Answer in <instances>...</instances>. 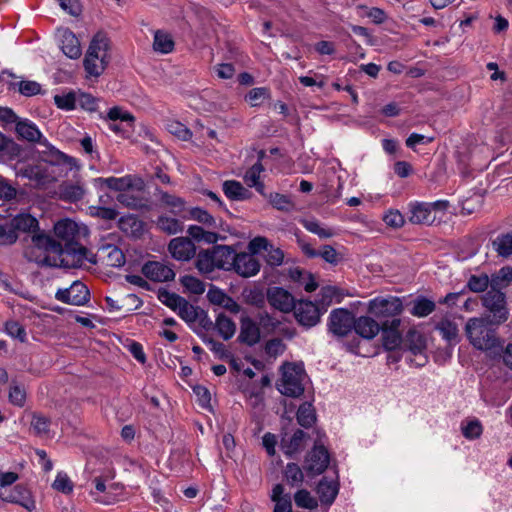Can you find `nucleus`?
Wrapping results in <instances>:
<instances>
[{
	"label": "nucleus",
	"mask_w": 512,
	"mask_h": 512,
	"mask_svg": "<svg viewBox=\"0 0 512 512\" xmlns=\"http://www.w3.org/2000/svg\"><path fill=\"white\" fill-rule=\"evenodd\" d=\"M223 192L231 200L241 201L250 198L251 192L240 182L227 180L223 183Z\"/></svg>",
	"instance_id": "c85d7f7f"
},
{
	"label": "nucleus",
	"mask_w": 512,
	"mask_h": 512,
	"mask_svg": "<svg viewBox=\"0 0 512 512\" xmlns=\"http://www.w3.org/2000/svg\"><path fill=\"white\" fill-rule=\"evenodd\" d=\"M217 269L232 270L235 250L226 245H218L212 248Z\"/></svg>",
	"instance_id": "b1692460"
},
{
	"label": "nucleus",
	"mask_w": 512,
	"mask_h": 512,
	"mask_svg": "<svg viewBox=\"0 0 512 512\" xmlns=\"http://www.w3.org/2000/svg\"><path fill=\"white\" fill-rule=\"evenodd\" d=\"M196 268L202 274H210L217 269L212 248L199 252Z\"/></svg>",
	"instance_id": "c9c22d12"
},
{
	"label": "nucleus",
	"mask_w": 512,
	"mask_h": 512,
	"mask_svg": "<svg viewBox=\"0 0 512 512\" xmlns=\"http://www.w3.org/2000/svg\"><path fill=\"white\" fill-rule=\"evenodd\" d=\"M93 482L95 484V491H92L91 495L94 500L105 505L113 503L114 499L106 493L107 486L105 481L101 477H96Z\"/></svg>",
	"instance_id": "864d4df0"
},
{
	"label": "nucleus",
	"mask_w": 512,
	"mask_h": 512,
	"mask_svg": "<svg viewBox=\"0 0 512 512\" xmlns=\"http://www.w3.org/2000/svg\"><path fill=\"white\" fill-rule=\"evenodd\" d=\"M409 221L412 224H432L435 216L431 213V206L428 202H411L409 204Z\"/></svg>",
	"instance_id": "412c9836"
},
{
	"label": "nucleus",
	"mask_w": 512,
	"mask_h": 512,
	"mask_svg": "<svg viewBox=\"0 0 512 512\" xmlns=\"http://www.w3.org/2000/svg\"><path fill=\"white\" fill-rule=\"evenodd\" d=\"M490 278V289L502 291L512 282V267L504 266L493 273Z\"/></svg>",
	"instance_id": "2f4dec72"
},
{
	"label": "nucleus",
	"mask_w": 512,
	"mask_h": 512,
	"mask_svg": "<svg viewBox=\"0 0 512 512\" xmlns=\"http://www.w3.org/2000/svg\"><path fill=\"white\" fill-rule=\"evenodd\" d=\"M330 456L328 450L322 445H315L305 459V470L311 476L323 473L328 467Z\"/></svg>",
	"instance_id": "ddd939ff"
},
{
	"label": "nucleus",
	"mask_w": 512,
	"mask_h": 512,
	"mask_svg": "<svg viewBox=\"0 0 512 512\" xmlns=\"http://www.w3.org/2000/svg\"><path fill=\"white\" fill-rule=\"evenodd\" d=\"M317 494L322 504L331 505L339 492V483L337 479L327 480L323 478L317 486Z\"/></svg>",
	"instance_id": "5701e85b"
},
{
	"label": "nucleus",
	"mask_w": 512,
	"mask_h": 512,
	"mask_svg": "<svg viewBox=\"0 0 512 512\" xmlns=\"http://www.w3.org/2000/svg\"><path fill=\"white\" fill-rule=\"evenodd\" d=\"M110 40L106 33L97 32L88 47L83 60V66L87 77L98 78L107 68L110 57Z\"/></svg>",
	"instance_id": "f03ea898"
},
{
	"label": "nucleus",
	"mask_w": 512,
	"mask_h": 512,
	"mask_svg": "<svg viewBox=\"0 0 512 512\" xmlns=\"http://www.w3.org/2000/svg\"><path fill=\"white\" fill-rule=\"evenodd\" d=\"M142 273L154 282H169L175 278L173 268L169 264L160 261H148L143 265Z\"/></svg>",
	"instance_id": "a211bd4d"
},
{
	"label": "nucleus",
	"mask_w": 512,
	"mask_h": 512,
	"mask_svg": "<svg viewBox=\"0 0 512 512\" xmlns=\"http://www.w3.org/2000/svg\"><path fill=\"white\" fill-rule=\"evenodd\" d=\"M304 438L305 433L300 429L296 430L290 438L283 437L281 441L283 453L288 457H292L300 450Z\"/></svg>",
	"instance_id": "7c9ffc66"
},
{
	"label": "nucleus",
	"mask_w": 512,
	"mask_h": 512,
	"mask_svg": "<svg viewBox=\"0 0 512 512\" xmlns=\"http://www.w3.org/2000/svg\"><path fill=\"white\" fill-rule=\"evenodd\" d=\"M59 47L63 54L70 59H78L82 54L80 42L68 28H59L56 32Z\"/></svg>",
	"instance_id": "dca6fc26"
},
{
	"label": "nucleus",
	"mask_w": 512,
	"mask_h": 512,
	"mask_svg": "<svg viewBox=\"0 0 512 512\" xmlns=\"http://www.w3.org/2000/svg\"><path fill=\"white\" fill-rule=\"evenodd\" d=\"M244 301L252 306L261 308L265 304L266 294L260 287L245 288L242 292Z\"/></svg>",
	"instance_id": "79ce46f5"
},
{
	"label": "nucleus",
	"mask_w": 512,
	"mask_h": 512,
	"mask_svg": "<svg viewBox=\"0 0 512 512\" xmlns=\"http://www.w3.org/2000/svg\"><path fill=\"white\" fill-rule=\"evenodd\" d=\"M54 103L59 109L71 111L77 108V92L70 91L62 95H55Z\"/></svg>",
	"instance_id": "6e6d98bb"
},
{
	"label": "nucleus",
	"mask_w": 512,
	"mask_h": 512,
	"mask_svg": "<svg viewBox=\"0 0 512 512\" xmlns=\"http://www.w3.org/2000/svg\"><path fill=\"white\" fill-rule=\"evenodd\" d=\"M293 310L296 320L303 326L312 327L320 321V311L312 301L300 300Z\"/></svg>",
	"instance_id": "2eb2a0df"
},
{
	"label": "nucleus",
	"mask_w": 512,
	"mask_h": 512,
	"mask_svg": "<svg viewBox=\"0 0 512 512\" xmlns=\"http://www.w3.org/2000/svg\"><path fill=\"white\" fill-rule=\"evenodd\" d=\"M354 319L353 314L347 309H334L329 315V331L336 336H345L353 329Z\"/></svg>",
	"instance_id": "f8f14e48"
},
{
	"label": "nucleus",
	"mask_w": 512,
	"mask_h": 512,
	"mask_svg": "<svg viewBox=\"0 0 512 512\" xmlns=\"http://www.w3.org/2000/svg\"><path fill=\"white\" fill-rule=\"evenodd\" d=\"M482 305L492 314L497 324L505 322L509 317L506 294L497 289H490L482 296Z\"/></svg>",
	"instance_id": "6e6552de"
},
{
	"label": "nucleus",
	"mask_w": 512,
	"mask_h": 512,
	"mask_svg": "<svg viewBox=\"0 0 512 512\" xmlns=\"http://www.w3.org/2000/svg\"><path fill=\"white\" fill-rule=\"evenodd\" d=\"M54 233L59 240L65 243L66 249L64 250L62 244L51 236L42 232L35 233L31 237V244L24 252L28 261L41 266H62L66 265L62 256L67 253L76 259L73 265H82L84 261L95 262L88 257L86 247L77 245L80 236L87 234L85 226L79 225L71 219H61L55 223Z\"/></svg>",
	"instance_id": "f257e3e1"
},
{
	"label": "nucleus",
	"mask_w": 512,
	"mask_h": 512,
	"mask_svg": "<svg viewBox=\"0 0 512 512\" xmlns=\"http://www.w3.org/2000/svg\"><path fill=\"white\" fill-rule=\"evenodd\" d=\"M215 327L219 335L224 340L231 339L236 331V325L233 320L224 314H219L215 321Z\"/></svg>",
	"instance_id": "e433bc0d"
},
{
	"label": "nucleus",
	"mask_w": 512,
	"mask_h": 512,
	"mask_svg": "<svg viewBox=\"0 0 512 512\" xmlns=\"http://www.w3.org/2000/svg\"><path fill=\"white\" fill-rule=\"evenodd\" d=\"M269 203L277 210L280 211H289L293 207V203L290 198L284 194L280 193H270L265 196Z\"/></svg>",
	"instance_id": "bf43d9fd"
},
{
	"label": "nucleus",
	"mask_w": 512,
	"mask_h": 512,
	"mask_svg": "<svg viewBox=\"0 0 512 512\" xmlns=\"http://www.w3.org/2000/svg\"><path fill=\"white\" fill-rule=\"evenodd\" d=\"M270 498L275 503L273 512H292L291 497L289 494L284 493L282 484L273 486Z\"/></svg>",
	"instance_id": "cd10ccee"
},
{
	"label": "nucleus",
	"mask_w": 512,
	"mask_h": 512,
	"mask_svg": "<svg viewBox=\"0 0 512 512\" xmlns=\"http://www.w3.org/2000/svg\"><path fill=\"white\" fill-rule=\"evenodd\" d=\"M261 339V330L258 322L249 316H243L240 321V333L238 340L248 346H254Z\"/></svg>",
	"instance_id": "aec40b11"
},
{
	"label": "nucleus",
	"mask_w": 512,
	"mask_h": 512,
	"mask_svg": "<svg viewBox=\"0 0 512 512\" xmlns=\"http://www.w3.org/2000/svg\"><path fill=\"white\" fill-rule=\"evenodd\" d=\"M263 171L262 163L257 161L245 172L243 179L248 187L255 188L259 194L266 196L264 183L260 181V175Z\"/></svg>",
	"instance_id": "a878e982"
},
{
	"label": "nucleus",
	"mask_w": 512,
	"mask_h": 512,
	"mask_svg": "<svg viewBox=\"0 0 512 512\" xmlns=\"http://www.w3.org/2000/svg\"><path fill=\"white\" fill-rule=\"evenodd\" d=\"M158 298L161 303L171 308L173 311H176L180 303L184 300L183 297L169 291H160Z\"/></svg>",
	"instance_id": "338daca9"
},
{
	"label": "nucleus",
	"mask_w": 512,
	"mask_h": 512,
	"mask_svg": "<svg viewBox=\"0 0 512 512\" xmlns=\"http://www.w3.org/2000/svg\"><path fill=\"white\" fill-rule=\"evenodd\" d=\"M493 249L501 257L512 255V232L498 235L492 242Z\"/></svg>",
	"instance_id": "58836bf2"
},
{
	"label": "nucleus",
	"mask_w": 512,
	"mask_h": 512,
	"mask_svg": "<svg viewBox=\"0 0 512 512\" xmlns=\"http://www.w3.org/2000/svg\"><path fill=\"white\" fill-rule=\"evenodd\" d=\"M266 299L270 306L280 312L289 313L295 307L294 296L282 287H270L266 292Z\"/></svg>",
	"instance_id": "4468645a"
},
{
	"label": "nucleus",
	"mask_w": 512,
	"mask_h": 512,
	"mask_svg": "<svg viewBox=\"0 0 512 512\" xmlns=\"http://www.w3.org/2000/svg\"><path fill=\"white\" fill-rule=\"evenodd\" d=\"M435 303L425 297L415 299L410 313L416 317H426L435 310Z\"/></svg>",
	"instance_id": "49530a36"
},
{
	"label": "nucleus",
	"mask_w": 512,
	"mask_h": 512,
	"mask_svg": "<svg viewBox=\"0 0 512 512\" xmlns=\"http://www.w3.org/2000/svg\"><path fill=\"white\" fill-rule=\"evenodd\" d=\"M56 166L50 161L39 162L34 165H26L16 169V175L27 178L36 186H46L57 179Z\"/></svg>",
	"instance_id": "423d86ee"
},
{
	"label": "nucleus",
	"mask_w": 512,
	"mask_h": 512,
	"mask_svg": "<svg viewBox=\"0 0 512 512\" xmlns=\"http://www.w3.org/2000/svg\"><path fill=\"white\" fill-rule=\"evenodd\" d=\"M305 373L301 364L285 363L282 366V378L279 390L289 397H299L304 392Z\"/></svg>",
	"instance_id": "20e7f679"
},
{
	"label": "nucleus",
	"mask_w": 512,
	"mask_h": 512,
	"mask_svg": "<svg viewBox=\"0 0 512 512\" xmlns=\"http://www.w3.org/2000/svg\"><path fill=\"white\" fill-rule=\"evenodd\" d=\"M174 40L170 33L163 30L154 32L153 50L160 54H169L174 50Z\"/></svg>",
	"instance_id": "c756f323"
},
{
	"label": "nucleus",
	"mask_w": 512,
	"mask_h": 512,
	"mask_svg": "<svg viewBox=\"0 0 512 512\" xmlns=\"http://www.w3.org/2000/svg\"><path fill=\"white\" fill-rule=\"evenodd\" d=\"M15 129L16 133L20 138L28 142H35L38 143L39 145L44 146L46 149L50 151L52 156H55L57 160L65 156L62 152L55 149L53 146L49 144L47 138L43 136V134L34 122L28 119L19 120L16 124Z\"/></svg>",
	"instance_id": "0eeeda50"
},
{
	"label": "nucleus",
	"mask_w": 512,
	"mask_h": 512,
	"mask_svg": "<svg viewBox=\"0 0 512 512\" xmlns=\"http://www.w3.org/2000/svg\"><path fill=\"white\" fill-rule=\"evenodd\" d=\"M383 221L387 226L400 228L404 225L405 219L399 210L390 209L383 216Z\"/></svg>",
	"instance_id": "774afa93"
},
{
	"label": "nucleus",
	"mask_w": 512,
	"mask_h": 512,
	"mask_svg": "<svg viewBox=\"0 0 512 512\" xmlns=\"http://www.w3.org/2000/svg\"><path fill=\"white\" fill-rule=\"evenodd\" d=\"M158 228L169 234L174 235L182 232L183 224L176 218L168 217V216H159L157 219Z\"/></svg>",
	"instance_id": "c03bdc74"
},
{
	"label": "nucleus",
	"mask_w": 512,
	"mask_h": 512,
	"mask_svg": "<svg viewBox=\"0 0 512 512\" xmlns=\"http://www.w3.org/2000/svg\"><path fill=\"white\" fill-rule=\"evenodd\" d=\"M85 196V189L78 183H66L60 187L61 199L69 202H77Z\"/></svg>",
	"instance_id": "72a5a7b5"
},
{
	"label": "nucleus",
	"mask_w": 512,
	"mask_h": 512,
	"mask_svg": "<svg viewBox=\"0 0 512 512\" xmlns=\"http://www.w3.org/2000/svg\"><path fill=\"white\" fill-rule=\"evenodd\" d=\"M257 320L261 330V334L263 333L264 335H271L275 333L276 330L281 325V322L268 312L259 313L257 316Z\"/></svg>",
	"instance_id": "4c0bfd02"
},
{
	"label": "nucleus",
	"mask_w": 512,
	"mask_h": 512,
	"mask_svg": "<svg viewBox=\"0 0 512 512\" xmlns=\"http://www.w3.org/2000/svg\"><path fill=\"white\" fill-rule=\"evenodd\" d=\"M403 302L396 296H379L371 299L367 304L368 313L373 317L384 320L388 318H398L403 312Z\"/></svg>",
	"instance_id": "39448f33"
},
{
	"label": "nucleus",
	"mask_w": 512,
	"mask_h": 512,
	"mask_svg": "<svg viewBox=\"0 0 512 512\" xmlns=\"http://www.w3.org/2000/svg\"><path fill=\"white\" fill-rule=\"evenodd\" d=\"M295 504L304 509L313 510L318 507V501L306 489H300L294 494Z\"/></svg>",
	"instance_id": "603ef678"
},
{
	"label": "nucleus",
	"mask_w": 512,
	"mask_h": 512,
	"mask_svg": "<svg viewBox=\"0 0 512 512\" xmlns=\"http://www.w3.org/2000/svg\"><path fill=\"white\" fill-rule=\"evenodd\" d=\"M159 199L162 204L170 208L173 214L178 215L185 210V201L181 197L161 191Z\"/></svg>",
	"instance_id": "a18cd8bd"
},
{
	"label": "nucleus",
	"mask_w": 512,
	"mask_h": 512,
	"mask_svg": "<svg viewBox=\"0 0 512 512\" xmlns=\"http://www.w3.org/2000/svg\"><path fill=\"white\" fill-rule=\"evenodd\" d=\"M9 401L15 406L23 407L26 401V391L24 386L13 381L9 390Z\"/></svg>",
	"instance_id": "052dcab7"
},
{
	"label": "nucleus",
	"mask_w": 512,
	"mask_h": 512,
	"mask_svg": "<svg viewBox=\"0 0 512 512\" xmlns=\"http://www.w3.org/2000/svg\"><path fill=\"white\" fill-rule=\"evenodd\" d=\"M490 286V278L487 274L471 275L466 284V288L474 293L485 292Z\"/></svg>",
	"instance_id": "09e8293b"
},
{
	"label": "nucleus",
	"mask_w": 512,
	"mask_h": 512,
	"mask_svg": "<svg viewBox=\"0 0 512 512\" xmlns=\"http://www.w3.org/2000/svg\"><path fill=\"white\" fill-rule=\"evenodd\" d=\"M5 332L12 338L25 342L27 333L23 325L17 321H7L5 323Z\"/></svg>",
	"instance_id": "e2e57ef3"
},
{
	"label": "nucleus",
	"mask_w": 512,
	"mask_h": 512,
	"mask_svg": "<svg viewBox=\"0 0 512 512\" xmlns=\"http://www.w3.org/2000/svg\"><path fill=\"white\" fill-rule=\"evenodd\" d=\"M93 183L96 188H102L103 186H106L111 190L119 191L122 193L129 189L140 190L143 188L142 179L133 175L107 178L99 177L95 178Z\"/></svg>",
	"instance_id": "9d476101"
},
{
	"label": "nucleus",
	"mask_w": 512,
	"mask_h": 512,
	"mask_svg": "<svg viewBox=\"0 0 512 512\" xmlns=\"http://www.w3.org/2000/svg\"><path fill=\"white\" fill-rule=\"evenodd\" d=\"M176 312L186 322H195L198 316L196 307L185 299L180 303Z\"/></svg>",
	"instance_id": "69168bd1"
},
{
	"label": "nucleus",
	"mask_w": 512,
	"mask_h": 512,
	"mask_svg": "<svg viewBox=\"0 0 512 512\" xmlns=\"http://www.w3.org/2000/svg\"><path fill=\"white\" fill-rule=\"evenodd\" d=\"M353 329L365 339H373L380 332L381 326L369 316H360L354 319Z\"/></svg>",
	"instance_id": "4be33fe9"
},
{
	"label": "nucleus",
	"mask_w": 512,
	"mask_h": 512,
	"mask_svg": "<svg viewBox=\"0 0 512 512\" xmlns=\"http://www.w3.org/2000/svg\"><path fill=\"white\" fill-rule=\"evenodd\" d=\"M180 282L182 286L192 294L201 295L205 291V284L195 276L185 275L181 277Z\"/></svg>",
	"instance_id": "4d7b16f0"
},
{
	"label": "nucleus",
	"mask_w": 512,
	"mask_h": 512,
	"mask_svg": "<svg viewBox=\"0 0 512 512\" xmlns=\"http://www.w3.org/2000/svg\"><path fill=\"white\" fill-rule=\"evenodd\" d=\"M270 91L266 87H257L251 89L245 96L246 101L252 107L260 106L265 100L270 99Z\"/></svg>",
	"instance_id": "5fc2aeb1"
},
{
	"label": "nucleus",
	"mask_w": 512,
	"mask_h": 512,
	"mask_svg": "<svg viewBox=\"0 0 512 512\" xmlns=\"http://www.w3.org/2000/svg\"><path fill=\"white\" fill-rule=\"evenodd\" d=\"M171 256L178 261H189L196 253L194 243L186 237L173 238L168 245Z\"/></svg>",
	"instance_id": "6ab92c4d"
},
{
	"label": "nucleus",
	"mask_w": 512,
	"mask_h": 512,
	"mask_svg": "<svg viewBox=\"0 0 512 512\" xmlns=\"http://www.w3.org/2000/svg\"><path fill=\"white\" fill-rule=\"evenodd\" d=\"M402 321L400 318L386 320L381 325V340L383 348L387 351H395L401 347L403 342L402 334L399 330Z\"/></svg>",
	"instance_id": "9b49d317"
},
{
	"label": "nucleus",
	"mask_w": 512,
	"mask_h": 512,
	"mask_svg": "<svg viewBox=\"0 0 512 512\" xmlns=\"http://www.w3.org/2000/svg\"><path fill=\"white\" fill-rule=\"evenodd\" d=\"M304 227L311 233L318 235L320 238H331L335 235L333 229L323 226L317 220L305 221Z\"/></svg>",
	"instance_id": "680f3d73"
},
{
	"label": "nucleus",
	"mask_w": 512,
	"mask_h": 512,
	"mask_svg": "<svg viewBox=\"0 0 512 512\" xmlns=\"http://www.w3.org/2000/svg\"><path fill=\"white\" fill-rule=\"evenodd\" d=\"M87 213L91 217L99 218L105 221L115 220L118 216V211L114 207H105L102 205H91L87 207Z\"/></svg>",
	"instance_id": "37998d69"
},
{
	"label": "nucleus",
	"mask_w": 512,
	"mask_h": 512,
	"mask_svg": "<svg viewBox=\"0 0 512 512\" xmlns=\"http://www.w3.org/2000/svg\"><path fill=\"white\" fill-rule=\"evenodd\" d=\"M190 217L191 219L198 221L208 227H215L216 221L214 217L208 213L206 210L195 207L190 210Z\"/></svg>",
	"instance_id": "0e129e2a"
},
{
	"label": "nucleus",
	"mask_w": 512,
	"mask_h": 512,
	"mask_svg": "<svg viewBox=\"0 0 512 512\" xmlns=\"http://www.w3.org/2000/svg\"><path fill=\"white\" fill-rule=\"evenodd\" d=\"M119 229L131 237H140L144 232V223L135 215L128 214L118 220Z\"/></svg>",
	"instance_id": "393cba45"
},
{
	"label": "nucleus",
	"mask_w": 512,
	"mask_h": 512,
	"mask_svg": "<svg viewBox=\"0 0 512 512\" xmlns=\"http://www.w3.org/2000/svg\"><path fill=\"white\" fill-rule=\"evenodd\" d=\"M461 431L465 438L474 440L481 436L483 427L478 419H472L461 423Z\"/></svg>",
	"instance_id": "3c124183"
},
{
	"label": "nucleus",
	"mask_w": 512,
	"mask_h": 512,
	"mask_svg": "<svg viewBox=\"0 0 512 512\" xmlns=\"http://www.w3.org/2000/svg\"><path fill=\"white\" fill-rule=\"evenodd\" d=\"M106 256V263L111 267H121L125 264V256L121 249L115 245H107L99 248Z\"/></svg>",
	"instance_id": "f704fd0d"
},
{
	"label": "nucleus",
	"mask_w": 512,
	"mask_h": 512,
	"mask_svg": "<svg viewBox=\"0 0 512 512\" xmlns=\"http://www.w3.org/2000/svg\"><path fill=\"white\" fill-rule=\"evenodd\" d=\"M465 333L470 344L478 350L492 351L500 347L496 332L486 318H470L465 325Z\"/></svg>",
	"instance_id": "7ed1b4c3"
},
{
	"label": "nucleus",
	"mask_w": 512,
	"mask_h": 512,
	"mask_svg": "<svg viewBox=\"0 0 512 512\" xmlns=\"http://www.w3.org/2000/svg\"><path fill=\"white\" fill-rule=\"evenodd\" d=\"M55 298L69 305L83 306L90 299V293L86 285L80 281H74L70 287L65 289H59Z\"/></svg>",
	"instance_id": "1a4fd4ad"
},
{
	"label": "nucleus",
	"mask_w": 512,
	"mask_h": 512,
	"mask_svg": "<svg viewBox=\"0 0 512 512\" xmlns=\"http://www.w3.org/2000/svg\"><path fill=\"white\" fill-rule=\"evenodd\" d=\"M52 488L63 494H70L73 491L74 484L65 472L59 471L52 483Z\"/></svg>",
	"instance_id": "13d9d810"
},
{
	"label": "nucleus",
	"mask_w": 512,
	"mask_h": 512,
	"mask_svg": "<svg viewBox=\"0 0 512 512\" xmlns=\"http://www.w3.org/2000/svg\"><path fill=\"white\" fill-rule=\"evenodd\" d=\"M260 262L252 254L248 252L235 253L232 270L238 275L249 278L253 277L260 271Z\"/></svg>",
	"instance_id": "f3484780"
},
{
	"label": "nucleus",
	"mask_w": 512,
	"mask_h": 512,
	"mask_svg": "<svg viewBox=\"0 0 512 512\" xmlns=\"http://www.w3.org/2000/svg\"><path fill=\"white\" fill-rule=\"evenodd\" d=\"M284 478L291 487H299L304 481V473L296 463H288L284 469Z\"/></svg>",
	"instance_id": "ea45409f"
},
{
	"label": "nucleus",
	"mask_w": 512,
	"mask_h": 512,
	"mask_svg": "<svg viewBox=\"0 0 512 512\" xmlns=\"http://www.w3.org/2000/svg\"><path fill=\"white\" fill-rule=\"evenodd\" d=\"M3 493L0 498L6 502L17 503L27 509H31L34 506L29 491L21 485H16L9 493Z\"/></svg>",
	"instance_id": "bb28decb"
},
{
	"label": "nucleus",
	"mask_w": 512,
	"mask_h": 512,
	"mask_svg": "<svg viewBox=\"0 0 512 512\" xmlns=\"http://www.w3.org/2000/svg\"><path fill=\"white\" fill-rule=\"evenodd\" d=\"M316 420L315 412L310 403H303L297 410V421L304 428L311 427Z\"/></svg>",
	"instance_id": "de8ad7c7"
},
{
	"label": "nucleus",
	"mask_w": 512,
	"mask_h": 512,
	"mask_svg": "<svg viewBox=\"0 0 512 512\" xmlns=\"http://www.w3.org/2000/svg\"><path fill=\"white\" fill-rule=\"evenodd\" d=\"M38 224V220L34 216L27 213L18 214L11 221V225L15 232L35 231L38 228Z\"/></svg>",
	"instance_id": "473e14b6"
},
{
	"label": "nucleus",
	"mask_w": 512,
	"mask_h": 512,
	"mask_svg": "<svg viewBox=\"0 0 512 512\" xmlns=\"http://www.w3.org/2000/svg\"><path fill=\"white\" fill-rule=\"evenodd\" d=\"M436 329L447 342L456 343L458 341V326L455 322L444 319L437 324Z\"/></svg>",
	"instance_id": "a19ab883"
},
{
	"label": "nucleus",
	"mask_w": 512,
	"mask_h": 512,
	"mask_svg": "<svg viewBox=\"0 0 512 512\" xmlns=\"http://www.w3.org/2000/svg\"><path fill=\"white\" fill-rule=\"evenodd\" d=\"M406 341L408 343V349L415 355L425 349V339L423 335L415 329H410L407 332Z\"/></svg>",
	"instance_id": "8fccbe9b"
}]
</instances>
